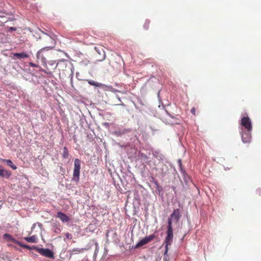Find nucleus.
Listing matches in <instances>:
<instances>
[{
    "mask_svg": "<svg viewBox=\"0 0 261 261\" xmlns=\"http://www.w3.org/2000/svg\"><path fill=\"white\" fill-rule=\"evenodd\" d=\"M54 48L51 46H47L40 49L36 55L37 59L41 60L42 64H45L47 62V59L48 58L51 54V50Z\"/></svg>",
    "mask_w": 261,
    "mask_h": 261,
    "instance_id": "nucleus-1",
    "label": "nucleus"
},
{
    "mask_svg": "<svg viewBox=\"0 0 261 261\" xmlns=\"http://www.w3.org/2000/svg\"><path fill=\"white\" fill-rule=\"evenodd\" d=\"M181 217L180 215V211L179 209L177 208L176 210H174L172 213V214L170 215V218L168 220V226H167V231H168L169 227H170L172 231V234H173V228L172 226V221H175V222L177 223L179 221L180 218Z\"/></svg>",
    "mask_w": 261,
    "mask_h": 261,
    "instance_id": "nucleus-2",
    "label": "nucleus"
},
{
    "mask_svg": "<svg viewBox=\"0 0 261 261\" xmlns=\"http://www.w3.org/2000/svg\"><path fill=\"white\" fill-rule=\"evenodd\" d=\"M81 167V161L76 158L74 161V168L73 172L72 180L77 182L80 180V174Z\"/></svg>",
    "mask_w": 261,
    "mask_h": 261,
    "instance_id": "nucleus-3",
    "label": "nucleus"
},
{
    "mask_svg": "<svg viewBox=\"0 0 261 261\" xmlns=\"http://www.w3.org/2000/svg\"><path fill=\"white\" fill-rule=\"evenodd\" d=\"M166 234L167 236L164 241V244H165V251L164 252V256H168V246L171 245L173 242V234H172V231L170 227H169L168 231H166Z\"/></svg>",
    "mask_w": 261,
    "mask_h": 261,
    "instance_id": "nucleus-4",
    "label": "nucleus"
},
{
    "mask_svg": "<svg viewBox=\"0 0 261 261\" xmlns=\"http://www.w3.org/2000/svg\"><path fill=\"white\" fill-rule=\"evenodd\" d=\"M94 49L96 51L95 55L97 61H102L106 58V55L103 47L102 46H97L94 47Z\"/></svg>",
    "mask_w": 261,
    "mask_h": 261,
    "instance_id": "nucleus-5",
    "label": "nucleus"
},
{
    "mask_svg": "<svg viewBox=\"0 0 261 261\" xmlns=\"http://www.w3.org/2000/svg\"><path fill=\"white\" fill-rule=\"evenodd\" d=\"M241 125L248 131H251L252 126L250 119L248 117H243L241 120Z\"/></svg>",
    "mask_w": 261,
    "mask_h": 261,
    "instance_id": "nucleus-6",
    "label": "nucleus"
},
{
    "mask_svg": "<svg viewBox=\"0 0 261 261\" xmlns=\"http://www.w3.org/2000/svg\"><path fill=\"white\" fill-rule=\"evenodd\" d=\"M154 238V234H152L142 239L136 245L135 248H138L148 243L149 242H151Z\"/></svg>",
    "mask_w": 261,
    "mask_h": 261,
    "instance_id": "nucleus-7",
    "label": "nucleus"
},
{
    "mask_svg": "<svg viewBox=\"0 0 261 261\" xmlns=\"http://www.w3.org/2000/svg\"><path fill=\"white\" fill-rule=\"evenodd\" d=\"M251 131L248 130H243L242 129L241 131V136H242V140L244 143H249L251 141Z\"/></svg>",
    "mask_w": 261,
    "mask_h": 261,
    "instance_id": "nucleus-8",
    "label": "nucleus"
},
{
    "mask_svg": "<svg viewBox=\"0 0 261 261\" xmlns=\"http://www.w3.org/2000/svg\"><path fill=\"white\" fill-rule=\"evenodd\" d=\"M4 238L7 240L8 241H10L11 242L14 243L15 244H18L20 246L24 248L30 249V247L27 245H22L19 242H18L17 240H16L11 234L8 233H5L4 234Z\"/></svg>",
    "mask_w": 261,
    "mask_h": 261,
    "instance_id": "nucleus-9",
    "label": "nucleus"
},
{
    "mask_svg": "<svg viewBox=\"0 0 261 261\" xmlns=\"http://www.w3.org/2000/svg\"><path fill=\"white\" fill-rule=\"evenodd\" d=\"M37 250L40 254L45 257L49 258L54 257L53 252L49 249L38 248Z\"/></svg>",
    "mask_w": 261,
    "mask_h": 261,
    "instance_id": "nucleus-10",
    "label": "nucleus"
},
{
    "mask_svg": "<svg viewBox=\"0 0 261 261\" xmlns=\"http://www.w3.org/2000/svg\"><path fill=\"white\" fill-rule=\"evenodd\" d=\"M11 57L13 59H19L28 58L29 57V54L25 52H22L20 53H11Z\"/></svg>",
    "mask_w": 261,
    "mask_h": 261,
    "instance_id": "nucleus-11",
    "label": "nucleus"
},
{
    "mask_svg": "<svg viewBox=\"0 0 261 261\" xmlns=\"http://www.w3.org/2000/svg\"><path fill=\"white\" fill-rule=\"evenodd\" d=\"M57 217L59 218L63 223H66L69 221L70 219L68 216L64 213L59 212L57 213Z\"/></svg>",
    "mask_w": 261,
    "mask_h": 261,
    "instance_id": "nucleus-12",
    "label": "nucleus"
},
{
    "mask_svg": "<svg viewBox=\"0 0 261 261\" xmlns=\"http://www.w3.org/2000/svg\"><path fill=\"white\" fill-rule=\"evenodd\" d=\"M11 175V173L10 171L5 170L3 167L0 165V177L9 178Z\"/></svg>",
    "mask_w": 261,
    "mask_h": 261,
    "instance_id": "nucleus-13",
    "label": "nucleus"
},
{
    "mask_svg": "<svg viewBox=\"0 0 261 261\" xmlns=\"http://www.w3.org/2000/svg\"><path fill=\"white\" fill-rule=\"evenodd\" d=\"M24 240L29 243H36L37 238L36 236H32L31 237L24 238Z\"/></svg>",
    "mask_w": 261,
    "mask_h": 261,
    "instance_id": "nucleus-14",
    "label": "nucleus"
},
{
    "mask_svg": "<svg viewBox=\"0 0 261 261\" xmlns=\"http://www.w3.org/2000/svg\"><path fill=\"white\" fill-rule=\"evenodd\" d=\"M130 131V129H122V130H117L115 132V134L117 136H121L123 134H124L127 132H129Z\"/></svg>",
    "mask_w": 261,
    "mask_h": 261,
    "instance_id": "nucleus-15",
    "label": "nucleus"
},
{
    "mask_svg": "<svg viewBox=\"0 0 261 261\" xmlns=\"http://www.w3.org/2000/svg\"><path fill=\"white\" fill-rule=\"evenodd\" d=\"M4 162H6L7 163V164L10 166V167H11L14 170H15L17 169V167L13 164V163H12V161L10 160H4Z\"/></svg>",
    "mask_w": 261,
    "mask_h": 261,
    "instance_id": "nucleus-16",
    "label": "nucleus"
},
{
    "mask_svg": "<svg viewBox=\"0 0 261 261\" xmlns=\"http://www.w3.org/2000/svg\"><path fill=\"white\" fill-rule=\"evenodd\" d=\"M62 156L64 159H67L69 156V152L66 147H64L63 150Z\"/></svg>",
    "mask_w": 261,
    "mask_h": 261,
    "instance_id": "nucleus-17",
    "label": "nucleus"
},
{
    "mask_svg": "<svg viewBox=\"0 0 261 261\" xmlns=\"http://www.w3.org/2000/svg\"><path fill=\"white\" fill-rule=\"evenodd\" d=\"M88 83L90 85L98 87H101L102 86V84L95 82L94 81H92V80L89 81Z\"/></svg>",
    "mask_w": 261,
    "mask_h": 261,
    "instance_id": "nucleus-18",
    "label": "nucleus"
},
{
    "mask_svg": "<svg viewBox=\"0 0 261 261\" xmlns=\"http://www.w3.org/2000/svg\"><path fill=\"white\" fill-rule=\"evenodd\" d=\"M0 13L3 15H10V14L6 10L3 9H0Z\"/></svg>",
    "mask_w": 261,
    "mask_h": 261,
    "instance_id": "nucleus-19",
    "label": "nucleus"
},
{
    "mask_svg": "<svg viewBox=\"0 0 261 261\" xmlns=\"http://www.w3.org/2000/svg\"><path fill=\"white\" fill-rule=\"evenodd\" d=\"M143 26L145 29L147 30L149 28V21L148 20H146Z\"/></svg>",
    "mask_w": 261,
    "mask_h": 261,
    "instance_id": "nucleus-20",
    "label": "nucleus"
},
{
    "mask_svg": "<svg viewBox=\"0 0 261 261\" xmlns=\"http://www.w3.org/2000/svg\"><path fill=\"white\" fill-rule=\"evenodd\" d=\"M65 236H66V238L70 240L72 239V235L68 232H67L65 234Z\"/></svg>",
    "mask_w": 261,
    "mask_h": 261,
    "instance_id": "nucleus-21",
    "label": "nucleus"
},
{
    "mask_svg": "<svg viewBox=\"0 0 261 261\" xmlns=\"http://www.w3.org/2000/svg\"><path fill=\"white\" fill-rule=\"evenodd\" d=\"M29 65L31 67H38V65L35 64V63H33L32 62H30L29 63Z\"/></svg>",
    "mask_w": 261,
    "mask_h": 261,
    "instance_id": "nucleus-22",
    "label": "nucleus"
},
{
    "mask_svg": "<svg viewBox=\"0 0 261 261\" xmlns=\"http://www.w3.org/2000/svg\"><path fill=\"white\" fill-rule=\"evenodd\" d=\"M191 112L193 115L195 116L196 115V109L194 107L192 108L191 110Z\"/></svg>",
    "mask_w": 261,
    "mask_h": 261,
    "instance_id": "nucleus-23",
    "label": "nucleus"
},
{
    "mask_svg": "<svg viewBox=\"0 0 261 261\" xmlns=\"http://www.w3.org/2000/svg\"><path fill=\"white\" fill-rule=\"evenodd\" d=\"M16 30V28L14 27H9V31H15Z\"/></svg>",
    "mask_w": 261,
    "mask_h": 261,
    "instance_id": "nucleus-24",
    "label": "nucleus"
},
{
    "mask_svg": "<svg viewBox=\"0 0 261 261\" xmlns=\"http://www.w3.org/2000/svg\"><path fill=\"white\" fill-rule=\"evenodd\" d=\"M163 260L164 261H169L168 256H164Z\"/></svg>",
    "mask_w": 261,
    "mask_h": 261,
    "instance_id": "nucleus-25",
    "label": "nucleus"
},
{
    "mask_svg": "<svg viewBox=\"0 0 261 261\" xmlns=\"http://www.w3.org/2000/svg\"><path fill=\"white\" fill-rule=\"evenodd\" d=\"M74 251H76L77 252H80V250L79 249H73L72 252H73Z\"/></svg>",
    "mask_w": 261,
    "mask_h": 261,
    "instance_id": "nucleus-26",
    "label": "nucleus"
},
{
    "mask_svg": "<svg viewBox=\"0 0 261 261\" xmlns=\"http://www.w3.org/2000/svg\"><path fill=\"white\" fill-rule=\"evenodd\" d=\"M142 157H143L145 159H147L148 157L146 155H144V156L142 155Z\"/></svg>",
    "mask_w": 261,
    "mask_h": 261,
    "instance_id": "nucleus-27",
    "label": "nucleus"
},
{
    "mask_svg": "<svg viewBox=\"0 0 261 261\" xmlns=\"http://www.w3.org/2000/svg\"><path fill=\"white\" fill-rule=\"evenodd\" d=\"M4 17V16H3V15H0V17Z\"/></svg>",
    "mask_w": 261,
    "mask_h": 261,
    "instance_id": "nucleus-28",
    "label": "nucleus"
}]
</instances>
